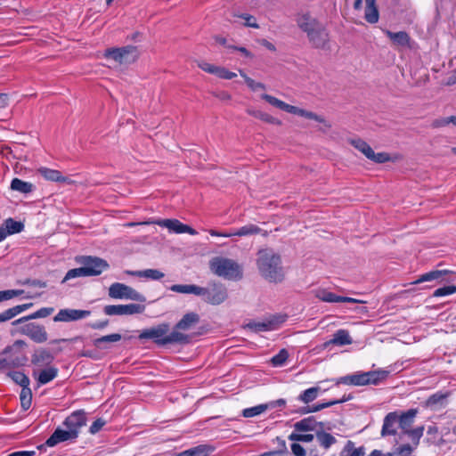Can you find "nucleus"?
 <instances>
[{"mask_svg": "<svg viewBox=\"0 0 456 456\" xmlns=\"http://www.w3.org/2000/svg\"><path fill=\"white\" fill-rule=\"evenodd\" d=\"M256 265L261 276L270 282H281L284 271L281 256L273 249H261L257 252Z\"/></svg>", "mask_w": 456, "mask_h": 456, "instance_id": "1", "label": "nucleus"}, {"mask_svg": "<svg viewBox=\"0 0 456 456\" xmlns=\"http://www.w3.org/2000/svg\"><path fill=\"white\" fill-rule=\"evenodd\" d=\"M261 99L265 100L266 102H268L273 107H275L281 110H283L285 112L294 114L297 116L303 117L307 119H312L314 121H317L319 123H322L324 125L326 128H330L331 125L321 115H318L313 111L293 106L290 104L286 103L285 102L267 94H262Z\"/></svg>", "mask_w": 456, "mask_h": 456, "instance_id": "2", "label": "nucleus"}, {"mask_svg": "<svg viewBox=\"0 0 456 456\" xmlns=\"http://www.w3.org/2000/svg\"><path fill=\"white\" fill-rule=\"evenodd\" d=\"M82 265L83 266L79 268H74L68 271L62 280V282L77 277L96 276L101 274L109 267V265L105 260L96 256H85L83 258Z\"/></svg>", "mask_w": 456, "mask_h": 456, "instance_id": "3", "label": "nucleus"}, {"mask_svg": "<svg viewBox=\"0 0 456 456\" xmlns=\"http://www.w3.org/2000/svg\"><path fill=\"white\" fill-rule=\"evenodd\" d=\"M211 271L224 279L238 281L242 278L241 266L234 260L226 257H215L210 261Z\"/></svg>", "mask_w": 456, "mask_h": 456, "instance_id": "4", "label": "nucleus"}, {"mask_svg": "<svg viewBox=\"0 0 456 456\" xmlns=\"http://www.w3.org/2000/svg\"><path fill=\"white\" fill-rule=\"evenodd\" d=\"M26 345L25 341L19 339L12 346H6L2 354H10V356L0 360V370L24 365L27 358L24 355H20L17 351Z\"/></svg>", "mask_w": 456, "mask_h": 456, "instance_id": "5", "label": "nucleus"}, {"mask_svg": "<svg viewBox=\"0 0 456 456\" xmlns=\"http://www.w3.org/2000/svg\"><path fill=\"white\" fill-rule=\"evenodd\" d=\"M140 53L135 46L127 45L120 48H110L105 51L104 57L112 60L120 65H128L134 63Z\"/></svg>", "mask_w": 456, "mask_h": 456, "instance_id": "6", "label": "nucleus"}, {"mask_svg": "<svg viewBox=\"0 0 456 456\" xmlns=\"http://www.w3.org/2000/svg\"><path fill=\"white\" fill-rule=\"evenodd\" d=\"M350 144L359 151L369 160L382 164L388 161H394L395 159L390 157L387 152H375L373 149L363 140L356 138L349 141Z\"/></svg>", "mask_w": 456, "mask_h": 456, "instance_id": "7", "label": "nucleus"}, {"mask_svg": "<svg viewBox=\"0 0 456 456\" xmlns=\"http://www.w3.org/2000/svg\"><path fill=\"white\" fill-rule=\"evenodd\" d=\"M109 297L115 299H130L145 302V297L132 287L124 283L115 282L109 288Z\"/></svg>", "mask_w": 456, "mask_h": 456, "instance_id": "8", "label": "nucleus"}, {"mask_svg": "<svg viewBox=\"0 0 456 456\" xmlns=\"http://www.w3.org/2000/svg\"><path fill=\"white\" fill-rule=\"evenodd\" d=\"M202 290L200 297L211 305H220L227 298L226 288L222 284L213 283L207 288L202 287Z\"/></svg>", "mask_w": 456, "mask_h": 456, "instance_id": "9", "label": "nucleus"}, {"mask_svg": "<svg viewBox=\"0 0 456 456\" xmlns=\"http://www.w3.org/2000/svg\"><path fill=\"white\" fill-rule=\"evenodd\" d=\"M145 310L143 305L128 304V305H108L103 308V313L106 315H133L142 314Z\"/></svg>", "mask_w": 456, "mask_h": 456, "instance_id": "10", "label": "nucleus"}, {"mask_svg": "<svg viewBox=\"0 0 456 456\" xmlns=\"http://www.w3.org/2000/svg\"><path fill=\"white\" fill-rule=\"evenodd\" d=\"M169 332V324L163 322L141 331L139 339H152L159 346H165L162 340Z\"/></svg>", "mask_w": 456, "mask_h": 456, "instance_id": "11", "label": "nucleus"}, {"mask_svg": "<svg viewBox=\"0 0 456 456\" xmlns=\"http://www.w3.org/2000/svg\"><path fill=\"white\" fill-rule=\"evenodd\" d=\"M19 331L36 343H44L48 338L45 327L33 322L21 326Z\"/></svg>", "mask_w": 456, "mask_h": 456, "instance_id": "12", "label": "nucleus"}, {"mask_svg": "<svg viewBox=\"0 0 456 456\" xmlns=\"http://www.w3.org/2000/svg\"><path fill=\"white\" fill-rule=\"evenodd\" d=\"M91 314V312L88 310H78V309H70L65 308L61 309L58 314L53 317V322H75L78 320L85 319Z\"/></svg>", "mask_w": 456, "mask_h": 456, "instance_id": "13", "label": "nucleus"}, {"mask_svg": "<svg viewBox=\"0 0 456 456\" xmlns=\"http://www.w3.org/2000/svg\"><path fill=\"white\" fill-rule=\"evenodd\" d=\"M37 173L47 181L57 182L62 184H71L74 183L70 175H63L59 170L42 167L37 169Z\"/></svg>", "mask_w": 456, "mask_h": 456, "instance_id": "14", "label": "nucleus"}, {"mask_svg": "<svg viewBox=\"0 0 456 456\" xmlns=\"http://www.w3.org/2000/svg\"><path fill=\"white\" fill-rule=\"evenodd\" d=\"M160 226L166 227L175 233L187 232L191 235L197 234V232L191 226L182 224L176 219H163L156 222Z\"/></svg>", "mask_w": 456, "mask_h": 456, "instance_id": "15", "label": "nucleus"}, {"mask_svg": "<svg viewBox=\"0 0 456 456\" xmlns=\"http://www.w3.org/2000/svg\"><path fill=\"white\" fill-rule=\"evenodd\" d=\"M86 423V417L84 411H77L71 413L64 421V425L69 430H75L77 437L78 436L79 429Z\"/></svg>", "mask_w": 456, "mask_h": 456, "instance_id": "16", "label": "nucleus"}, {"mask_svg": "<svg viewBox=\"0 0 456 456\" xmlns=\"http://www.w3.org/2000/svg\"><path fill=\"white\" fill-rule=\"evenodd\" d=\"M75 438H77V432L75 430H63L61 428H56L51 436L46 440L45 444L52 447L61 442L73 440Z\"/></svg>", "mask_w": 456, "mask_h": 456, "instance_id": "17", "label": "nucleus"}, {"mask_svg": "<svg viewBox=\"0 0 456 456\" xmlns=\"http://www.w3.org/2000/svg\"><path fill=\"white\" fill-rule=\"evenodd\" d=\"M307 37L310 42L318 48L324 47L329 41V34L321 23L307 34Z\"/></svg>", "mask_w": 456, "mask_h": 456, "instance_id": "18", "label": "nucleus"}, {"mask_svg": "<svg viewBox=\"0 0 456 456\" xmlns=\"http://www.w3.org/2000/svg\"><path fill=\"white\" fill-rule=\"evenodd\" d=\"M315 296L320 300L328 303H362V301L356 298L338 296L325 289L318 290Z\"/></svg>", "mask_w": 456, "mask_h": 456, "instance_id": "19", "label": "nucleus"}, {"mask_svg": "<svg viewBox=\"0 0 456 456\" xmlns=\"http://www.w3.org/2000/svg\"><path fill=\"white\" fill-rule=\"evenodd\" d=\"M353 343V339L346 330H338L333 335V338L329 341L324 343V347H328L330 345L336 346H346L351 345Z\"/></svg>", "mask_w": 456, "mask_h": 456, "instance_id": "20", "label": "nucleus"}, {"mask_svg": "<svg viewBox=\"0 0 456 456\" xmlns=\"http://www.w3.org/2000/svg\"><path fill=\"white\" fill-rule=\"evenodd\" d=\"M200 322V315L197 313L190 312L185 314L175 324L176 330H189Z\"/></svg>", "mask_w": 456, "mask_h": 456, "instance_id": "21", "label": "nucleus"}, {"mask_svg": "<svg viewBox=\"0 0 456 456\" xmlns=\"http://www.w3.org/2000/svg\"><path fill=\"white\" fill-rule=\"evenodd\" d=\"M283 321H280V322H282ZM279 321L277 318H273L268 321L265 322H249L247 327L255 331V332H262V331H268V330H273L277 329Z\"/></svg>", "mask_w": 456, "mask_h": 456, "instance_id": "22", "label": "nucleus"}, {"mask_svg": "<svg viewBox=\"0 0 456 456\" xmlns=\"http://www.w3.org/2000/svg\"><path fill=\"white\" fill-rule=\"evenodd\" d=\"M24 224L21 222L13 220L12 218H7L0 226V231L4 233V240L8 236L22 232Z\"/></svg>", "mask_w": 456, "mask_h": 456, "instance_id": "23", "label": "nucleus"}, {"mask_svg": "<svg viewBox=\"0 0 456 456\" xmlns=\"http://www.w3.org/2000/svg\"><path fill=\"white\" fill-rule=\"evenodd\" d=\"M191 337L187 334L181 332V330H176L175 328L170 333H167V336L162 340V342L166 345L168 344H181L185 345L190 343Z\"/></svg>", "mask_w": 456, "mask_h": 456, "instance_id": "24", "label": "nucleus"}, {"mask_svg": "<svg viewBox=\"0 0 456 456\" xmlns=\"http://www.w3.org/2000/svg\"><path fill=\"white\" fill-rule=\"evenodd\" d=\"M337 384H345L350 386H366L365 372H355L351 375H346L339 378Z\"/></svg>", "mask_w": 456, "mask_h": 456, "instance_id": "25", "label": "nucleus"}, {"mask_svg": "<svg viewBox=\"0 0 456 456\" xmlns=\"http://www.w3.org/2000/svg\"><path fill=\"white\" fill-rule=\"evenodd\" d=\"M451 272L448 270H434L426 273L419 277L412 284H419L422 282L433 281H444V277L449 274Z\"/></svg>", "mask_w": 456, "mask_h": 456, "instance_id": "26", "label": "nucleus"}, {"mask_svg": "<svg viewBox=\"0 0 456 456\" xmlns=\"http://www.w3.org/2000/svg\"><path fill=\"white\" fill-rule=\"evenodd\" d=\"M364 19L370 24H375L379 21V13L376 6V0H365Z\"/></svg>", "mask_w": 456, "mask_h": 456, "instance_id": "27", "label": "nucleus"}, {"mask_svg": "<svg viewBox=\"0 0 456 456\" xmlns=\"http://www.w3.org/2000/svg\"><path fill=\"white\" fill-rule=\"evenodd\" d=\"M398 421V415L396 412H389L384 419V423L381 430V435L390 436L395 434V426Z\"/></svg>", "mask_w": 456, "mask_h": 456, "instance_id": "28", "label": "nucleus"}, {"mask_svg": "<svg viewBox=\"0 0 456 456\" xmlns=\"http://www.w3.org/2000/svg\"><path fill=\"white\" fill-rule=\"evenodd\" d=\"M323 428L322 422H317L314 417H308L301 419L294 424V428L297 431H311L316 429L317 427Z\"/></svg>", "mask_w": 456, "mask_h": 456, "instance_id": "29", "label": "nucleus"}, {"mask_svg": "<svg viewBox=\"0 0 456 456\" xmlns=\"http://www.w3.org/2000/svg\"><path fill=\"white\" fill-rule=\"evenodd\" d=\"M53 360V354L46 349L37 350L31 358V362L37 366L47 365Z\"/></svg>", "mask_w": 456, "mask_h": 456, "instance_id": "30", "label": "nucleus"}, {"mask_svg": "<svg viewBox=\"0 0 456 456\" xmlns=\"http://www.w3.org/2000/svg\"><path fill=\"white\" fill-rule=\"evenodd\" d=\"M298 27L306 34L313 31L320 23L308 14H301L297 19Z\"/></svg>", "mask_w": 456, "mask_h": 456, "instance_id": "31", "label": "nucleus"}, {"mask_svg": "<svg viewBox=\"0 0 456 456\" xmlns=\"http://www.w3.org/2000/svg\"><path fill=\"white\" fill-rule=\"evenodd\" d=\"M213 451L214 448L212 446L200 444L179 452L176 456H209Z\"/></svg>", "mask_w": 456, "mask_h": 456, "instance_id": "32", "label": "nucleus"}, {"mask_svg": "<svg viewBox=\"0 0 456 456\" xmlns=\"http://www.w3.org/2000/svg\"><path fill=\"white\" fill-rule=\"evenodd\" d=\"M169 289L176 293L193 294L196 296H200V294L203 292L202 287L195 284H175L172 285Z\"/></svg>", "mask_w": 456, "mask_h": 456, "instance_id": "33", "label": "nucleus"}, {"mask_svg": "<svg viewBox=\"0 0 456 456\" xmlns=\"http://www.w3.org/2000/svg\"><path fill=\"white\" fill-rule=\"evenodd\" d=\"M121 339V335L118 333H113L106 336H102L99 338H96L93 341V344L95 347L105 350L109 349L110 343L118 342Z\"/></svg>", "mask_w": 456, "mask_h": 456, "instance_id": "34", "label": "nucleus"}, {"mask_svg": "<svg viewBox=\"0 0 456 456\" xmlns=\"http://www.w3.org/2000/svg\"><path fill=\"white\" fill-rule=\"evenodd\" d=\"M261 228H259L257 225L253 224H246L236 231L232 232H229L228 235H224L225 238L232 237V236H239V237H244V236H251L256 235L261 232Z\"/></svg>", "mask_w": 456, "mask_h": 456, "instance_id": "35", "label": "nucleus"}, {"mask_svg": "<svg viewBox=\"0 0 456 456\" xmlns=\"http://www.w3.org/2000/svg\"><path fill=\"white\" fill-rule=\"evenodd\" d=\"M126 273L132 276L147 278L153 281L162 279L165 274L157 269H146L142 271H126Z\"/></svg>", "mask_w": 456, "mask_h": 456, "instance_id": "36", "label": "nucleus"}, {"mask_svg": "<svg viewBox=\"0 0 456 456\" xmlns=\"http://www.w3.org/2000/svg\"><path fill=\"white\" fill-rule=\"evenodd\" d=\"M417 412L418 411L416 409H410L398 416L397 423H399V427L403 430V432L410 429Z\"/></svg>", "mask_w": 456, "mask_h": 456, "instance_id": "37", "label": "nucleus"}, {"mask_svg": "<svg viewBox=\"0 0 456 456\" xmlns=\"http://www.w3.org/2000/svg\"><path fill=\"white\" fill-rule=\"evenodd\" d=\"M315 436L319 445L325 450L330 449L337 443V438L334 436L323 430H317Z\"/></svg>", "mask_w": 456, "mask_h": 456, "instance_id": "38", "label": "nucleus"}, {"mask_svg": "<svg viewBox=\"0 0 456 456\" xmlns=\"http://www.w3.org/2000/svg\"><path fill=\"white\" fill-rule=\"evenodd\" d=\"M389 372L384 370L365 372L367 385H378L388 376Z\"/></svg>", "mask_w": 456, "mask_h": 456, "instance_id": "39", "label": "nucleus"}, {"mask_svg": "<svg viewBox=\"0 0 456 456\" xmlns=\"http://www.w3.org/2000/svg\"><path fill=\"white\" fill-rule=\"evenodd\" d=\"M385 33L389 37V39L396 45L406 46L410 43V37L404 31L392 32L387 30Z\"/></svg>", "mask_w": 456, "mask_h": 456, "instance_id": "40", "label": "nucleus"}, {"mask_svg": "<svg viewBox=\"0 0 456 456\" xmlns=\"http://www.w3.org/2000/svg\"><path fill=\"white\" fill-rule=\"evenodd\" d=\"M57 375L58 369L55 367H49L41 370L37 377V379L39 384L45 385L55 379Z\"/></svg>", "mask_w": 456, "mask_h": 456, "instance_id": "41", "label": "nucleus"}, {"mask_svg": "<svg viewBox=\"0 0 456 456\" xmlns=\"http://www.w3.org/2000/svg\"><path fill=\"white\" fill-rule=\"evenodd\" d=\"M53 312V307H43V308L37 310V312L33 313L30 315H28V316H25V317H22V318H20V319L14 321L12 322V324L16 325V324L21 323L25 321L37 319V318H45V317L49 316Z\"/></svg>", "mask_w": 456, "mask_h": 456, "instance_id": "42", "label": "nucleus"}, {"mask_svg": "<svg viewBox=\"0 0 456 456\" xmlns=\"http://www.w3.org/2000/svg\"><path fill=\"white\" fill-rule=\"evenodd\" d=\"M11 188L22 193H28L33 191L34 185L31 183L24 182L19 178H14L11 183Z\"/></svg>", "mask_w": 456, "mask_h": 456, "instance_id": "43", "label": "nucleus"}, {"mask_svg": "<svg viewBox=\"0 0 456 456\" xmlns=\"http://www.w3.org/2000/svg\"><path fill=\"white\" fill-rule=\"evenodd\" d=\"M339 456H364V450L362 447L355 448L354 444L348 440Z\"/></svg>", "mask_w": 456, "mask_h": 456, "instance_id": "44", "label": "nucleus"}, {"mask_svg": "<svg viewBox=\"0 0 456 456\" xmlns=\"http://www.w3.org/2000/svg\"><path fill=\"white\" fill-rule=\"evenodd\" d=\"M240 75L244 78L246 85L251 91L258 92L261 90H265V84L256 81L253 78L249 77L243 70H240Z\"/></svg>", "mask_w": 456, "mask_h": 456, "instance_id": "45", "label": "nucleus"}, {"mask_svg": "<svg viewBox=\"0 0 456 456\" xmlns=\"http://www.w3.org/2000/svg\"><path fill=\"white\" fill-rule=\"evenodd\" d=\"M8 376L18 385H20L22 388L28 387L29 386V379L28 377L21 371H10Z\"/></svg>", "mask_w": 456, "mask_h": 456, "instance_id": "46", "label": "nucleus"}, {"mask_svg": "<svg viewBox=\"0 0 456 456\" xmlns=\"http://www.w3.org/2000/svg\"><path fill=\"white\" fill-rule=\"evenodd\" d=\"M319 391H320L319 387H310L299 395L298 400H300L301 402H303L305 403H311L314 399L317 398Z\"/></svg>", "mask_w": 456, "mask_h": 456, "instance_id": "47", "label": "nucleus"}, {"mask_svg": "<svg viewBox=\"0 0 456 456\" xmlns=\"http://www.w3.org/2000/svg\"><path fill=\"white\" fill-rule=\"evenodd\" d=\"M267 409H269V405L263 403L254 407L244 409L242 411V416L245 418H252L261 413L265 412Z\"/></svg>", "mask_w": 456, "mask_h": 456, "instance_id": "48", "label": "nucleus"}, {"mask_svg": "<svg viewBox=\"0 0 456 456\" xmlns=\"http://www.w3.org/2000/svg\"><path fill=\"white\" fill-rule=\"evenodd\" d=\"M20 397L21 407L24 410H28L30 407L31 397H32L30 388L29 387L22 388Z\"/></svg>", "mask_w": 456, "mask_h": 456, "instance_id": "49", "label": "nucleus"}, {"mask_svg": "<svg viewBox=\"0 0 456 456\" xmlns=\"http://www.w3.org/2000/svg\"><path fill=\"white\" fill-rule=\"evenodd\" d=\"M424 432V427H418L414 429H408L404 431L405 434H407L411 441L413 442L414 445L417 446L419 444L420 437L423 436Z\"/></svg>", "mask_w": 456, "mask_h": 456, "instance_id": "50", "label": "nucleus"}, {"mask_svg": "<svg viewBox=\"0 0 456 456\" xmlns=\"http://www.w3.org/2000/svg\"><path fill=\"white\" fill-rule=\"evenodd\" d=\"M216 77L222 79H232L237 77V74L235 72L228 70L226 68L222 66H217L216 69L215 74Z\"/></svg>", "mask_w": 456, "mask_h": 456, "instance_id": "51", "label": "nucleus"}, {"mask_svg": "<svg viewBox=\"0 0 456 456\" xmlns=\"http://www.w3.org/2000/svg\"><path fill=\"white\" fill-rule=\"evenodd\" d=\"M237 16L244 20L243 25L245 27L259 28V24L257 23L256 18L255 16L248 13H242Z\"/></svg>", "mask_w": 456, "mask_h": 456, "instance_id": "52", "label": "nucleus"}, {"mask_svg": "<svg viewBox=\"0 0 456 456\" xmlns=\"http://www.w3.org/2000/svg\"><path fill=\"white\" fill-rule=\"evenodd\" d=\"M289 353L286 349H281L276 355H274L271 362L273 366H281L287 361Z\"/></svg>", "mask_w": 456, "mask_h": 456, "instance_id": "53", "label": "nucleus"}, {"mask_svg": "<svg viewBox=\"0 0 456 456\" xmlns=\"http://www.w3.org/2000/svg\"><path fill=\"white\" fill-rule=\"evenodd\" d=\"M456 293V286L455 285H450V286H444L443 288H439L436 289L433 293V297H444L451 294Z\"/></svg>", "mask_w": 456, "mask_h": 456, "instance_id": "54", "label": "nucleus"}, {"mask_svg": "<svg viewBox=\"0 0 456 456\" xmlns=\"http://www.w3.org/2000/svg\"><path fill=\"white\" fill-rule=\"evenodd\" d=\"M413 448L410 444H404L395 449L393 453H388V456H411Z\"/></svg>", "mask_w": 456, "mask_h": 456, "instance_id": "55", "label": "nucleus"}, {"mask_svg": "<svg viewBox=\"0 0 456 456\" xmlns=\"http://www.w3.org/2000/svg\"><path fill=\"white\" fill-rule=\"evenodd\" d=\"M314 436L312 434L301 435V434L291 433L289 436V439L290 441H298V442H304V443H310L314 440Z\"/></svg>", "mask_w": 456, "mask_h": 456, "instance_id": "56", "label": "nucleus"}, {"mask_svg": "<svg viewBox=\"0 0 456 456\" xmlns=\"http://www.w3.org/2000/svg\"><path fill=\"white\" fill-rule=\"evenodd\" d=\"M23 293V290L20 289H8L0 291V302L9 300L14 297H18Z\"/></svg>", "mask_w": 456, "mask_h": 456, "instance_id": "57", "label": "nucleus"}, {"mask_svg": "<svg viewBox=\"0 0 456 456\" xmlns=\"http://www.w3.org/2000/svg\"><path fill=\"white\" fill-rule=\"evenodd\" d=\"M344 402H346L345 398H343L341 400L330 401L328 403H319V404H316L314 406H311V410H312V412H316V411H319L323 410L325 408H328V407H330L332 405H335V404H338V403H344Z\"/></svg>", "mask_w": 456, "mask_h": 456, "instance_id": "58", "label": "nucleus"}, {"mask_svg": "<svg viewBox=\"0 0 456 456\" xmlns=\"http://www.w3.org/2000/svg\"><path fill=\"white\" fill-rule=\"evenodd\" d=\"M198 67L207 73L215 74L217 66L205 61H200L198 62Z\"/></svg>", "mask_w": 456, "mask_h": 456, "instance_id": "59", "label": "nucleus"}, {"mask_svg": "<svg viewBox=\"0 0 456 456\" xmlns=\"http://www.w3.org/2000/svg\"><path fill=\"white\" fill-rule=\"evenodd\" d=\"M106 424V421L101 418L97 419L90 427L89 432L93 435L98 433L102 427Z\"/></svg>", "mask_w": 456, "mask_h": 456, "instance_id": "60", "label": "nucleus"}, {"mask_svg": "<svg viewBox=\"0 0 456 456\" xmlns=\"http://www.w3.org/2000/svg\"><path fill=\"white\" fill-rule=\"evenodd\" d=\"M260 120L263 122L268 123V124H273V125L280 126L281 124V121L280 119L274 118L273 116H272L266 112L262 113Z\"/></svg>", "mask_w": 456, "mask_h": 456, "instance_id": "61", "label": "nucleus"}, {"mask_svg": "<svg viewBox=\"0 0 456 456\" xmlns=\"http://www.w3.org/2000/svg\"><path fill=\"white\" fill-rule=\"evenodd\" d=\"M15 317L12 308H9L0 314V322H7Z\"/></svg>", "mask_w": 456, "mask_h": 456, "instance_id": "62", "label": "nucleus"}, {"mask_svg": "<svg viewBox=\"0 0 456 456\" xmlns=\"http://www.w3.org/2000/svg\"><path fill=\"white\" fill-rule=\"evenodd\" d=\"M291 451L296 456H305V449L297 443H293L291 444Z\"/></svg>", "mask_w": 456, "mask_h": 456, "instance_id": "63", "label": "nucleus"}, {"mask_svg": "<svg viewBox=\"0 0 456 456\" xmlns=\"http://www.w3.org/2000/svg\"><path fill=\"white\" fill-rule=\"evenodd\" d=\"M22 284H28L34 287H39V288H45L46 283L45 281H42L40 280H29L27 279L24 281H22Z\"/></svg>", "mask_w": 456, "mask_h": 456, "instance_id": "64", "label": "nucleus"}]
</instances>
